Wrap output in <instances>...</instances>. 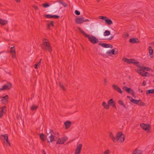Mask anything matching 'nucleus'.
Instances as JSON below:
<instances>
[{
	"label": "nucleus",
	"mask_w": 154,
	"mask_h": 154,
	"mask_svg": "<svg viewBox=\"0 0 154 154\" xmlns=\"http://www.w3.org/2000/svg\"><path fill=\"white\" fill-rule=\"evenodd\" d=\"M6 107L5 106H3L2 108V110L1 111V113H2L3 114V113L5 112L6 111Z\"/></svg>",
	"instance_id": "nucleus-39"
},
{
	"label": "nucleus",
	"mask_w": 154,
	"mask_h": 154,
	"mask_svg": "<svg viewBox=\"0 0 154 154\" xmlns=\"http://www.w3.org/2000/svg\"><path fill=\"white\" fill-rule=\"evenodd\" d=\"M139 100H137L134 99H133V100H132V101H131L132 102H133L134 103L136 104H139Z\"/></svg>",
	"instance_id": "nucleus-35"
},
{
	"label": "nucleus",
	"mask_w": 154,
	"mask_h": 154,
	"mask_svg": "<svg viewBox=\"0 0 154 154\" xmlns=\"http://www.w3.org/2000/svg\"><path fill=\"white\" fill-rule=\"evenodd\" d=\"M127 97L130 100L131 102V101H132V100H133V99L130 96H128Z\"/></svg>",
	"instance_id": "nucleus-50"
},
{
	"label": "nucleus",
	"mask_w": 154,
	"mask_h": 154,
	"mask_svg": "<svg viewBox=\"0 0 154 154\" xmlns=\"http://www.w3.org/2000/svg\"><path fill=\"white\" fill-rule=\"evenodd\" d=\"M104 82L106 84L107 83V80L106 79H105L104 80Z\"/></svg>",
	"instance_id": "nucleus-61"
},
{
	"label": "nucleus",
	"mask_w": 154,
	"mask_h": 154,
	"mask_svg": "<svg viewBox=\"0 0 154 154\" xmlns=\"http://www.w3.org/2000/svg\"><path fill=\"white\" fill-rule=\"evenodd\" d=\"M113 38V36L110 37L108 39L109 40H110L112 39Z\"/></svg>",
	"instance_id": "nucleus-56"
},
{
	"label": "nucleus",
	"mask_w": 154,
	"mask_h": 154,
	"mask_svg": "<svg viewBox=\"0 0 154 154\" xmlns=\"http://www.w3.org/2000/svg\"><path fill=\"white\" fill-rule=\"evenodd\" d=\"M138 91H139V92H141V93H143V91L142 89H140V88H139L138 89Z\"/></svg>",
	"instance_id": "nucleus-54"
},
{
	"label": "nucleus",
	"mask_w": 154,
	"mask_h": 154,
	"mask_svg": "<svg viewBox=\"0 0 154 154\" xmlns=\"http://www.w3.org/2000/svg\"><path fill=\"white\" fill-rule=\"evenodd\" d=\"M107 103L109 107L112 106L114 108H116V103L112 99H111L108 100V101Z\"/></svg>",
	"instance_id": "nucleus-11"
},
{
	"label": "nucleus",
	"mask_w": 154,
	"mask_h": 154,
	"mask_svg": "<svg viewBox=\"0 0 154 154\" xmlns=\"http://www.w3.org/2000/svg\"><path fill=\"white\" fill-rule=\"evenodd\" d=\"M153 50L151 46L149 47V55H150L151 58H152L153 57V55L152 54L153 53Z\"/></svg>",
	"instance_id": "nucleus-19"
},
{
	"label": "nucleus",
	"mask_w": 154,
	"mask_h": 154,
	"mask_svg": "<svg viewBox=\"0 0 154 154\" xmlns=\"http://www.w3.org/2000/svg\"><path fill=\"white\" fill-rule=\"evenodd\" d=\"M154 93V89L148 90L146 91V94H150Z\"/></svg>",
	"instance_id": "nucleus-29"
},
{
	"label": "nucleus",
	"mask_w": 154,
	"mask_h": 154,
	"mask_svg": "<svg viewBox=\"0 0 154 154\" xmlns=\"http://www.w3.org/2000/svg\"><path fill=\"white\" fill-rule=\"evenodd\" d=\"M129 93L133 95H134V92L132 89L130 90V92Z\"/></svg>",
	"instance_id": "nucleus-47"
},
{
	"label": "nucleus",
	"mask_w": 154,
	"mask_h": 154,
	"mask_svg": "<svg viewBox=\"0 0 154 154\" xmlns=\"http://www.w3.org/2000/svg\"><path fill=\"white\" fill-rule=\"evenodd\" d=\"M62 138L63 140L64 143L66 142L67 140L68 139L67 137H62Z\"/></svg>",
	"instance_id": "nucleus-46"
},
{
	"label": "nucleus",
	"mask_w": 154,
	"mask_h": 154,
	"mask_svg": "<svg viewBox=\"0 0 154 154\" xmlns=\"http://www.w3.org/2000/svg\"><path fill=\"white\" fill-rule=\"evenodd\" d=\"M129 42L130 43H136L139 42L140 41L137 38H133L130 39Z\"/></svg>",
	"instance_id": "nucleus-18"
},
{
	"label": "nucleus",
	"mask_w": 154,
	"mask_h": 154,
	"mask_svg": "<svg viewBox=\"0 0 154 154\" xmlns=\"http://www.w3.org/2000/svg\"><path fill=\"white\" fill-rule=\"evenodd\" d=\"M41 59H40V61L39 62H38L37 64H38V65H39L41 63Z\"/></svg>",
	"instance_id": "nucleus-62"
},
{
	"label": "nucleus",
	"mask_w": 154,
	"mask_h": 154,
	"mask_svg": "<svg viewBox=\"0 0 154 154\" xmlns=\"http://www.w3.org/2000/svg\"><path fill=\"white\" fill-rule=\"evenodd\" d=\"M110 153V150L109 149H107L104 152L103 154H109Z\"/></svg>",
	"instance_id": "nucleus-44"
},
{
	"label": "nucleus",
	"mask_w": 154,
	"mask_h": 154,
	"mask_svg": "<svg viewBox=\"0 0 154 154\" xmlns=\"http://www.w3.org/2000/svg\"><path fill=\"white\" fill-rule=\"evenodd\" d=\"M116 138L117 141L120 143H122L124 142L125 140V136L123 134L122 132H119L116 134Z\"/></svg>",
	"instance_id": "nucleus-4"
},
{
	"label": "nucleus",
	"mask_w": 154,
	"mask_h": 154,
	"mask_svg": "<svg viewBox=\"0 0 154 154\" xmlns=\"http://www.w3.org/2000/svg\"><path fill=\"white\" fill-rule=\"evenodd\" d=\"M42 6L44 8H47L50 6V5L48 3H44L42 4Z\"/></svg>",
	"instance_id": "nucleus-41"
},
{
	"label": "nucleus",
	"mask_w": 154,
	"mask_h": 154,
	"mask_svg": "<svg viewBox=\"0 0 154 154\" xmlns=\"http://www.w3.org/2000/svg\"><path fill=\"white\" fill-rule=\"evenodd\" d=\"M110 32L109 31L106 30L104 33V36H108L109 35H110Z\"/></svg>",
	"instance_id": "nucleus-32"
},
{
	"label": "nucleus",
	"mask_w": 154,
	"mask_h": 154,
	"mask_svg": "<svg viewBox=\"0 0 154 154\" xmlns=\"http://www.w3.org/2000/svg\"><path fill=\"white\" fill-rule=\"evenodd\" d=\"M140 126L145 131H149L150 128V126L149 124H145L142 123L140 124Z\"/></svg>",
	"instance_id": "nucleus-8"
},
{
	"label": "nucleus",
	"mask_w": 154,
	"mask_h": 154,
	"mask_svg": "<svg viewBox=\"0 0 154 154\" xmlns=\"http://www.w3.org/2000/svg\"><path fill=\"white\" fill-rule=\"evenodd\" d=\"M118 103L121 106H122L124 108H126V107L123 101L121 100H119L118 102Z\"/></svg>",
	"instance_id": "nucleus-28"
},
{
	"label": "nucleus",
	"mask_w": 154,
	"mask_h": 154,
	"mask_svg": "<svg viewBox=\"0 0 154 154\" xmlns=\"http://www.w3.org/2000/svg\"><path fill=\"white\" fill-rule=\"evenodd\" d=\"M82 145L81 144H78L75 149V154H80L82 149Z\"/></svg>",
	"instance_id": "nucleus-12"
},
{
	"label": "nucleus",
	"mask_w": 154,
	"mask_h": 154,
	"mask_svg": "<svg viewBox=\"0 0 154 154\" xmlns=\"http://www.w3.org/2000/svg\"><path fill=\"white\" fill-rule=\"evenodd\" d=\"M109 48H112L113 47V46L109 44Z\"/></svg>",
	"instance_id": "nucleus-55"
},
{
	"label": "nucleus",
	"mask_w": 154,
	"mask_h": 154,
	"mask_svg": "<svg viewBox=\"0 0 154 154\" xmlns=\"http://www.w3.org/2000/svg\"><path fill=\"white\" fill-rule=\"evenodd\" d=\"M124 88L125 91H126L128 93L130 92V90H131V89L130 88L127 87L126 86H125Z\"/></svg>",
	"instance_id": "nucleus-34"
},
{
	"label": "nucleus",
	"mask_w": 154,
	"mask_h": 154,
	"mask_svg": "<svg viewBox=\"0 0 154 154\" xmlns=\"http://www.w3.org/2000/svg\"><path fill=\"white\" fill-rule=\"evenodd\" d=\"M71 124V122L69 121H66L64 123V125L66 129H67L70 126Z\"/></svg>",
	"instance_id": "nucleus-20"
},
{
	"label": "nucleus",
	"mask_w": 154,
	"mask_h": 154,
	"mask_svg": "<svg viewBox=\"0 0 154 154\" xmlns=\"http://www.w3.org/2000/svg\"><path fill=\"white\" fill-rule=\"evenodd\" d=\"M146 82L145 81H144L142 83V85L143 86H145L146 85Z\"/></svg>",
	"instance_id": "nucleus-52"
},
{
	"label": "nucleus",
	"mask_w": 154,
	"mask_h": 154,
	"mask_svg": "<svg viewBox=\"0 0 154 154\" xmlns=\"http://www.w3.org/2000/svg\"><path fill=\"white\" fill-rule=\"evenodd\" d=\"M109 137L111 138V139L113 141L115 142V137L114 136V135H113L112 133V132H110L109 133Z\"/></svg>",
	"instance_id": "nucleus-26"
},
{
	"label": "nucleus",
	"mask_w": 154,
	"mask_h": 154,
	"mask_svg": "<svg viewBox=\"0 0 154 154\" xmlns=\"http://www.w3.org/2000/svg\"><path fill=\"white\" fill-rule=\"evenodd\" d=\"M59 85L60 87L62 88L63 91H65L66 90V89L65 88L64 86L63 85L62 83L60 82H59Z\"/></svg>",
	"instance_id": "nucleus-37"
},
{
	"label": "nucleus",
	"mask_w": 154,
	"mask_h": 154,
	"mask_svg": "<svg viewBox=\"0 0 154 154\" xmlns=\"http://www.w3.org/2000/svg\"><path fill=\"white\" fill-rule=\"evenodd\" d=\"M56 143L57 144H63L64 143L63 140L62 139H60V138H59L58 139V140L56 141Z\"/></svg>",
	"instance_id": "nucleus-25"
},
{
	"label": "nucleus",
	"mask_w": 154,
	"mask_h": 154,
	"mask_svg": "<svg viewBox=\"0 0 154 154\" xmlns=\"http://www.w3.org/2000/svg\"><path fill=\"white\" fill-rule=\"evenodd\" d=\"M118 53V50L116 48L110 50L108 51H107L106 53L108 54H111L113 55L117 54Z\"/></svg>",
	"instance_id": "nucleus-14"
},
{
	"label": "nucleus",
	"mask_w": 154,
	"mask_h": 154,
	"mask_svg": "<svg viewBox=\"0 0 154 154\" xmlns=\"http://www.w3.org/2000/svg\"><path fill=\"white\" fill-rule=\"evenodd\" d=\"M14 0L18 3H19L20 2V0Z\"/></svg>",
	"instance_id": "nucleus-59"
},
{
	"label": "nucleus",
	"mask_w": 154,
	"mask_h": 154,
	"mask_svg": "<svg viewBox=\"0 0 154 154\" xmlns=\"http://www.w3.org/2000/svg\"><path fill=\"white\" fill-rule=\"evenodd\" d=\"M99 18L104 20L106 24L108 25H110L112 24L113 23L112 20L109 18H108L106 17L100 16Z\"/></svg>",
	"instance_id": "nucleus-6"
},
{
	"label": "nucleus",
	"mask_w": 154,
	"mask_h": 154,
	"mask_svg": "<svg viewBox=\"0 0 154 154\" xmlns=\"http://www.w3.org/2000/svg\"><path fill=\"white\" fill-rule=\"evenodd\" d=\"M38 107V106L35 105H33L31 107V109L32 110H35L37 109Z\"/></svg>",
	"instance_id": "nucleus-30"
},
{
	"label": "nucleus",
	"mask_w": 154,
	"mask_h": 154,
	"mask_svg": "<svg viewBox=\"0 0 154 154\" xmlns=\"http://www.w3.org/2000/svg\"><path fill=\"white\" fill-rule=\"evenodd\" d=\"M39 136L40 138L43 141H44L45 140V136L44 134L42 133L40 134Z\"/></svg>",
	"instance_id": "nucleus-27"
},
{
	"label": "nucleus",
	"mask_w": 154,
	"mask_h": 154,
	"mask_svg": "<svg viewBox=\"0 0 154 154\" xmlns=\"http://www.w3.org/2000/svg\"><path fill=\"white\" fill-rule=\"evenodd\" d=\"M150 74L149 73L146 72L145 71H144V75H143V76L145 77H148L149 76Z\"/></svg>",
	"instance_id": "nucleus-40"
},
{
	"label": "nucleus",
	"mask_w": 154,
	"mask_h": 154,
	"mask_svg": "<svg viewBox=\"0 0 154 154\" xmlns=\"http://www.w3.org/2000/svg\"><path fill=\"white\" fill-rule=\"evenodd\" d=\"M123 60L128 63H133L134 64H136L138 63V62L136 61V60L133 59H128L126 58H123Z\"/></svg>",
	"instance_id": "nucleus-7"
},
{
	"label": "nucleus",
	"mask_w": 154,
	"mask_h": 154,
	"mask_svg": "<svg viewBox=\"0 0 154 154\" xmlns=\"http://www.w3.org/2000/svg\"><path fill=\"white\" fill-rule=\"evenodd\" d=\"M143 69L136 70V71L141 75L143 76L144 73V71L143 70Z\"/></svg>",
	"instance_id": "nucleus-23"
},
{
	"label": "nucleus",
	"mask_w": 154,
	"mask_h": 154,
	"mask_svg": "<svg viewBox=\"0 0 154 154\" xmlns=\"http://www.w3.org/2000/svg\"><path fill=\"white\" fill-rule=\"evenodd\" d=\"M102 106L104 108L106 109H108L109 108L108 103L107 104L105 102H103L102 103Z\"/></svg>",
	"instance_id": "nucleus-21"
},
{
	"label": "nucleus",
	"mask_w": 154,
	"mask_h": 154,
	"mask_svg": "<svg viewBox=\"0 0 154 154\" xmlns=\"http://www.w3.org/2000/svg\"><path fill=\"white\" fill-rule=\"evenodd\" d=\"M136 65V66L139 68L141 69H143V66H142L140 64H139V63L138 64H135Z\"/></svg>",
	"instance_id": "nucleus-43"
},
{
	"label": "nucleus",
	"mask_w": 154,
	"mask_h": 154,
	"mask_svg": "<svg viewBox=\"0 0 154 154\" xmlns=\"http://www.w3.org/2000/svg\"><path fill=\"white\" fill-rule=\"evenodd\" d=\"M32 7L35 9L36 10L38 9V7L36 5H33Z\"/></svg>",
	"instance_id": "nucleus-49"
},
{
	"label": "nucleus",
	"mask_w": 154,
	"mask_h": 154,
	"mask_svg": "<svg viewBox=\"0 0 154 154\" xmlns=\"http://www.w3.org/2000/svg\"><path fill=\"white\" fill-rule=\"evenodd\" d=\"M90 21L88 19H86L85 20H84V22H87V21Z\"/></svg>",
	"instance_id": "nucleus-60"
},
{
	"label": "nucleus",
	"mask_w": 154,
	"mask_h": 154,
	"mask_svg": "<svg viewBox=\"0 0 154 154\" xmlns=\"http://www.w3.org/2000/svg\"><path fill=\"white\" fill-rule=\"evenodd\" d=\"M2 99L1 100V101L3 104H5L7 103L8 102V95H6L5 96L2 97Z\"/></svg>",
	"instance_id": "nucleus-16"
},
{
	"label": "nucleus",
	"mask_w": 154,
	"mask_h": 154,
	"mask_svg": "<svg viewBox=\"0 0 154 154\" xmlns=\"http://www.w3.org/2000/svg\"><path fill=\"white\" fill-rule=\"evenodd\" d=\"M7 21L6 20H2L0 18V24L3 26H4L7 23Z\"/></svg>",
	"instance_id": "nucleus-22"
},
{
	"label": "nucleus",
	"mask_w": 154,
	"mask_h": 154,
	"mask_svg": "<svg viewBox=\"0 0 154 154\" xmlns=\"http://www.w3.org/2000/svg\"><path fill=\"white\" fill-rule=\"evenodd\" d=\"M143 153L142 150L136 149L133 151L132 154H143Z\"/></svg>",
	"instance_id": "nucleus-17"
},
{
	"label": "nucleus",
	"mask_w": 154,
	"mask_h": 154,
	"mask_svg": "<svg viewBox=\"0 0 154 154\" xmlns=\"http://www.w3.org/2000/svg\"><path fill=\"white\" fill-rule=\"evenodd\" d=\"M143 69L146 70L147 71H151L152 72L153 71V70L151 68L149 67H143Z\"/></svg>",
	"instance_id": "nucleus-31"
},
{
	"label": "nucleus",
	"mask_w": 154,
	"mask_h": 154,
	"mask_svg": "<svg viewBox=\"0 0 154 154\" xmlns=\"http://www.w3.org/2000/svg\"><path fill=\"white\" fill-rule=\"evenodd\" d=\"M139 104L138 105H139L140 106H145V104L141 100H139Z\"/></svg>",
	"instance_id": "nucleus-38"
},
{
	"label": "nucleus",
	"mask_w": 154,
	"mask_h": 154,
	"mask_svg": "<svg viewBox=\"0 0 154 154\" xmlns=\"http://www.w3.org/2000/svg\"><path fill=\"white\" fill-rule=\"evenodd\" d=\"M124 88L125 91H126L128 93L130 92V90H131V89L130 88L127 87L126 86H125Z\"/></svg>",
	"instance_id": "nucleus-33"
},
{
	"label": "nucleus",
	"mask_w": 154,
	"mask_h": 154,
	"mask_svg": "<svg viewBox=\"0 0 154 154\" xmlns=\"http://www.w3.org/2000/svg\"><path fill=\"white\" fill-rule=\"evenodd\" d=\"M78 29L85 36L88 38L89 40L92 43L94 44L98 42V39L95 37L93 36H92L91 37L90 35L87 34L79 27H78Z\"/></svg>",
	"instance_id": "nucleus-2"
},
{
	"label": "nucleus",
	"mask_w": 154,
	"mask_h": 154,
	"mask_svg": "<svg viewBox=\"0 0 154 154\" xmlns=\"http://www.w3.org/2000/svg\"><path fill=\"white\" fill-rule=\"evenodd\" d=\"M75 21L76 23L80 24L83 22L84 21V18L83 17H77L75 18Z\"/></svg>",
	"instance_id": "nucleus-10"
},
{
	"label": "nucleus",
	"mask_w": 154,
	"mask_h": 154,
	"mask_svg": "<svg viewBox=\"0 0 154 154\" xmlns=\"http://www.w3.org/2000/svg\"><path fill=\"white\" fill-rule=\"evenodd\" d=\"M49 24H50V25H51L53 26H54V22L53 21H51Z\"/></svg>",
	"instance_id": "nucleus-51"
},
{
	"label": "nucleus",
	"mask_w": 154,
	"mask_h": 154,
	"mask_svg": "<svg viewBox=\"0 0 154 154\" xmlns=\"http://www.w3.org/2000/svg\"><path fill=\"white\" fill-rule=\"evenodd\" d=\"M45 17L48 18H51V15L50 14H47L45 16Z\"/></svg>",
	"instance_id": "nucleus-48"
},
{
	"label": "nucleus",
	"mask_w": 154,
	"mask_h": 154,
	"mask_svg": "<svg viewBox=\"0 0 154 154\" xmlns=\"http://www.w3.org/2000/svg\"><path fill=\"white\" fill-rule=\"evenodd\" d=\"M49 134L48 133L47 135H49L48 137L50 139V140H47L48 143L50 142H52L53 141H55L56 139L57 138L56 137L57 135H58V132L53 131L52 130H50L49 131H48Z\"/></svg>",
	"instance_id": "nucleus-3"
},
{
	"label": "nucleus",
	"mask_w": 154,
	"mask_h": 154,
	"mask_svg": "<svg viewBox=\"0 0 154 154\" xmlns=\"http://www.w3.org/2000/svg\"><path fill=\"white\" fill-rule=\"evenodd\" d=\"M112 88L115 91L118 92L121 94L122 92V91L121 89L117 85H112Z\"/></svg>",
	"instance_id": "nucleus-15"
},
{
	"label": "nucleus",
	"mask_w": 154,
	"mask_h": 154,
	"mask_svg": "<svg viewBox=\"0 0 154 154\" xmlns=\"http://www.w3.org/2000/svg\"><path fill=\"white\" fill-rule=\"evenodd\" d=\"M50 25L49 23H48L47 24V28L48 29H49V28L50 27Z\"/></svg>",
	"instance_id": "nucleus-53"
},
{
	"label": "nucleus",
	"mask_w": 154,
	"mask_h": 154,
	"mask_svg": "<svg viewBox=\"0 0 154 154\" xmlns=\"http://www.w3.org/2000/svg\"><path fill=\"white\" fill-rule=\"evenodd\" d=\"M38 65V64H37V63H36V64H35V66H37Z\"/></svg>",
	"instance_id": "nucleus-63"
},
{
	"label": "nucleus",
	"mask_w": 154,
	"mask_h": 154,
	"mask_svg": "<svg viewBox=\"0 0 154 154\" xmlns=\"http://www.w3.org/2000/svg\"><path fill=\"white\" fill-rule=\"evenodd\" d=\"M42 152L43 154H46L45 151L44 150H42Z\"/></svg>",
	"instance_id": "nucleus-57"
},
{
	"label": "nucleus",
	"mask_w": 154,
	"mask_h": 154,
	"mask_svg": "<svg viewBox=\"0 0 154 154\" xmlns=\"http://www.w3.org/2000/svg\"><path fill=\"white\" fill-rule=\"evenodd\" d=\"M35 69H38V68H37V66H35Z\"/></svg>",
	"instance_id": "nucleus-64"
},
{
	"label": "nucleus",
	"mask_w": 154,
	"mask_h": 154,
	"mask_svg": "<svg viewBox=\"0 0 154 154\" xmlns=\"http://www.w3.org/2000/svg\"><path fill=\"white\" fill-rule=\"evenodd\" d=\"M3 116V114L2 113H0V118L2 117V116Z\"/></svg>",
	"instance_id": "nucleus-58"
},
{
	"label": "nucleus",
	"mask_w": 154,
	"mask_h": 154,
	"mask_svg": "<svg viewBox=\"0 0 154 154\" xmlns=\"http://www.w3.org/2000/svg\"><path fill=\"white\" fill-rule=\"evenodd\" d=\"M12 85L11 83L7 82L6 84L4 85L2 87L0 88V91H2L10 90L12 88Z\"/></svg>",
	"instance_id": "nucleus-5"
},
{
	"label": "nucleus",
	"mask_w": 154,
	"mask_h": 154,
	"mask_svg": "<svg viewBox=\"0 0 154 154\" xmlns=\"http://www.w3.org/2000/svg\"><path fill=\"white\" fill-rule=\"evenodd\" d=\"M1 138L2 139H4L5 140L9 146H11V143L8 140V134H5V135H1Z\"/></svg>",
	"instance_id": "nucleus-9"
},
{
	"label": "nucleus",
	"mask_w": 154,
	"mask_h": 154,
	"mask_svg": "<svg viewBox=\"0 0 154 154\" xmlns=\"http://www.w3.org/2000/svg\"><path fill=\"white\" fill-rule=\"evenodd\" d=\"M42 41L43 43L40 45L41 48L44 51L51 53L52 51V48L48 40L44 38Z\"/></svg>",
	"instance_id": "nucleus-1"
},
{
	"label": "nucleus",
	"mask_w": 154,
	"mask_h": 154,
	"mask_svg": "<svg viewBox=\"0 0 154 154\" xmlns=\"http://www.w3.org/2000/svg\"><path fill=\"white\" fill-rule=\"evenodd\" d=\"M58 1L60 2V4H62L64 7H67V5L66 3L62 2L60 0H58Z\"/></svg>",
	"instance_id": "nucleus-36"
},
{
	"label": "nucleus",
	"mask_w": 154,
	"mask_h": 154,
	"mask_svg": "<svg viewBox=\"0 0 154 154\" xmlns=\"http://www.w3.org/2000/svg\"><path fill=\"white\" fill-rule=\"evenodd\" d=\"M75 14L77 15H79L80 14V12L78 10H75Z\"/></svg>",
	"instance_id": "nucleus-45"
},
{
	"label": "nucleus",
	"mask_w": 154,
	"mask_h": 154,
	"mask_svg": "<svg viewBox=\"0 0 154 154\" xmlns=\"http://www.w3.org/2000/svg\"><path fill=\"white\" fill-rule=\"evenodd\" d=\"M11 49L10 51V53L11 54L12 57L13 58L15 57L16 50L14 46L11 47Z\"/></svg>",
	"instance_id": "nucleus-13"
},
{
	"label": "nucleus",
	"mask_w": 154,
	"mask_h": 154,
	"mask_svg": "<svg viewBox=\"0 0 154 154\" xmlns=\"http://www.w3.org/2000/svg\"><path fill=\"white\" fill-rule=\"evenodd\" d=\"M99 45L105 48H109V44L105 43H99Z\"/></svg>",
	"instance_id": "nucleus-24"
},
{
	"label": "nucleus",
	"mask_w": 154,
	"mask_h": 154,
	"mask_svg": "<svg viewBox=\"0 0 154 154\" xmlns=\"http://www.w3.org/2000/svg\"><path fill=\"white\" fill-rule=\"evenodd\" d=\"M51 18H53L55 19H57L60 17L56 15H51Z\"/></svg>",
	"instance_id": "nucleus-42"
}]
</instances>
